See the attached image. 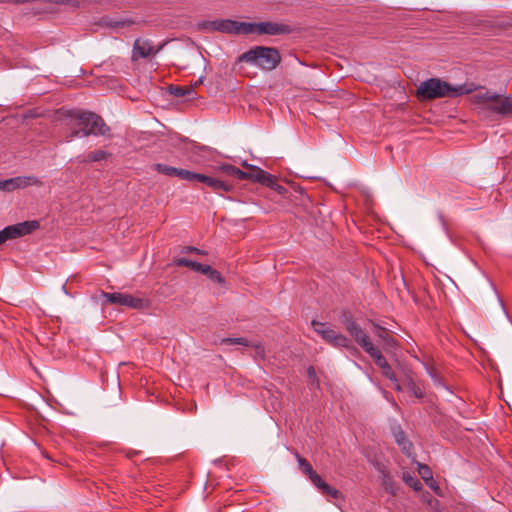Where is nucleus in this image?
I'll use <instances>...</instances> for the list:
<instances>
[{
    "mask_svg": "<svg viewBox=\"0 0 512 512\" xmlns=\"http://www.w3.org/2000/svg\"><path fill=\"white\" fill-rule=\"evenodd\" d=\"M478 87L473 83L451 85L440 78H430L420 83L417 87V98L421 101L434 100L438 98H455L470 94Z\"/></svg>",
    "mask_w": 512,
    "mask_h": 512,
    "instance_id": "nucleus-1",
    "label": "nucleus"
},
{
    "mask_svg": "<svg viewBox=\"0 0 512 512\" xmlns=\"http://www.w3.org/2000/svg\"><path fill=\"white\" fill-rule=\"evenodd\" d=\"M152 168L154 171H156L160 174H163V175H166L169 177H177L181 180H186V181H188L189 174H190V171L187 169L176 168V167L169 166V165L162 164V163H156L152 166Z\"/></svg>",
    "mask_w": 512,
    "mask_h": 512,
    "instance_id": "nucleus-15",
    "label": "nucleus"
},
{
    "mask_svg": "<svg viewBox=\"0 0 512 512\" xmlns=\"http://www.w3.org/2000/svg\"><path fill=\"white\" fill-rule=\"evenodd\" d=\"M101 295L106 300V302L110 304L126 306L133 309H143L147 306V303L144 299L127 293H109L102 291Z\"/></svg>",
    "mask_w": 512,
    "mask_h": 512,
    "instance_id": "nucleus-7",
    "label": "nucleus"
},
{
    "mask_svg": "<svg viewBox=\"0 0 512 512\" xmlns=\"http://www.w3.org/2000/svg\"><path fill=\"white\" fill-rule=\"evenodd\" d=\"M168 90L171 95L178 98L190 97L194 94L192 86L170 85Z\"/></svg>",
    "mask_w": 512,
    "mask_h": 512,
    "instance_id": "nucleus-21",
    "label": "nucleus"
},
{
    "mask_svg": "<svg viewBox=\"0 0 512 512\" xmlns=\"http://www.w3.org/2000/svg\"><path fill=\"white\" fill-rule=\"evenodd\" d=\"M220 344L222 345H242L246 347H253L255 350V354L261 358L265 359L266 352L265 347L262 343H251L244 337H237V338H223L221 339Z\"/></svg>",
    "mask_w": 512,
    "mask_h": 512,
    "instance_id": "nucleus-14",
    "label": "nucleus"
},
{
    "mask_svg": "<svg viewBox=\"0 0 512 512\" xmlns=\"http://www.w3.org/2000/svg\"><path fill=\"white\" fill-rule=\"evenodd\" d=\"M375 335L388 347H395L397 341L391 336L390 331L380 325H375Z\"/></svg>",
    "mask_w": 512,
    "mask_h": 512,
    "instance_id": "nucleus-20",
    "label": "nucleus"
},
{
    "mask_svg": "<svg viewBox=\"0 0 512 512\" xmlns=\"http://www.w3.org/2000/svg\"><path fill=\"white\" fill-rule=\"evenodd\" d=\"M239 62H245L264 71H272L281 62V55L277 48L267 46H254L238 57Z\"/></svg>",
    "mask_w": 512,
    "mask_h": 512,
    "instance_id": "nucleus-3",
    "label": "nucleus"
},
{
    "mask_svg": "<svg viewBox=\"0 0 512 512\" xmlns=\"http://www.w3.org/2000/svg\"><path fill=\"white\" fill-rule=\"evenodd\" d=\"M393 384H394V389L396 391H401V385H400V383L398 381L397 382H393Z\"/></svg>",
    "mask_w": 512,
    "mask_h": 512,
    "instance_id": "nucleus-42",
    "label": "nucleus"
},
{
    "mask_svg": "<svg viewBox=\"0 0 512 512\" xmlns=\"http://www.w3.org/2000/svg\"><path fill=\"white\" fill-rule=\"evenodd\" d=\"M339 321L347 330L348 327H351L356 323V320L349 309H342L339 315Z\"/></svg>",
    "mask_w": 512,
    "mask_h": 512,
    "instance_id": "nucleus-25",
    "label": "nucleus"
},
{
    "mask_svg": "<svg viewBox=\"0 0 512 512\" xmlns=\"http://www.w3.org/2000/svg\"><path fill=\"white\" fill-rule=\"evenodd\" d=\"M346 331L355 340V342H357L362 347L365 352L372 350V347H374V344L369 339L367 333L360 327L357 322L351 327H348Z\"/></svg>",
    "mask_w": 512,
    "mask_h": 512,
    "instance_id": "nucleus-13",
    "label": "nucleus"
},
{
    "mask_svg": "<svg viewBox=\"0 0 512 512\" xmlns=\"http://www.w3.org/2000/svg\"><path fill=\"white\" fill-rule=\"evenodd\" d=\"M212 180H213V177H210V176H207L204 174H200V173H196L193 171H190L189 178H188L189 182H194V181L201 182V183H204L205 185H207L208 187H210V181H212Z\"/></svg>",
    "mask_w": 512,
    "mask_h": 512,
    "instance_id": "nucleus-29",
    "label": "nucleus"
},
{
    "mask_svg": "<svg viewBox=\"0 0 512 512\" xmlns=\"http://www.w3.org/2000/svg\"><path fill=\"white\" fill-rule=\"evenodd\" d=\"M212 180H213V177H210V176H207L204 174H200V173H196L193 171H190L189 178H188L189 182H194V181L201 182V183H204L205 185H207L208 187H210V181H212Z\"/></svg>",
    "mask_w": 512,
    "mask_h": 512,
    "instance_id": "nucleus-28",
    "label": "nucleus"
},
{
    "mask_svg": "<svg viewBox=\"0 0 512 512\" xmlns=\"http://www.w3.org/2000/svg\"><path fill=\"white\" fill-rule=\"evenodd\" d=\"M184 250L186 252L197 253V254H200V255H206L207 254L205 251L200 250V249H198L196 247H192V246H187V247L184 248Z\"/></svg>",
    "mask_w": 512,
    "mask_h": 512,
    "instance_id": "nucleus-38",
    "label": "nucleus"
},
{
    "mask_svg": "<svg viewBox=\"0 0 512 512\" xmlns=\"http://www.w3.org/2000/svg\"><path fill=\"white\" fill-rule=\"evenodd\" d=\"M376 470L382 475L383 477V483L386 487H388L389 484V471L387 470L386 466L381 462H375L374 464Z\"/></svg>",
    "mask_w": 512,
    "mask_h": 512,
    "instance_id": "nucleus-33",
    "label": "nucleus"
},
{
    "mask_svg": "<svg viewBox=\"0 0 512 512\" xmlns=\"http://www.w3.org/2000/svg\"><path fill=\"white\" fill-rule=\"evenodd\" d=\"M490 111L502 117L512 118V96L497 94L495 103L490 106Z\"/></svg>",
    "mask_w": 512,
    "mask_h": 512,
    "instance_id": "nucleus-12",
    "label": "nucleus"
},
{
    "mask_svg": "<svg viewBox=\"0 0 512 512\" xmlns=\"http://www.w3.org/2000/svg\"><path fill=\"white\" fill-rule=\"evenodd\" d=\"M174 265L178 267H188L193 271H196L199 268V263L187 258H177L174 260Z\"/></svg>",
    "mask_w": 512,
    "mask_h": 512,
    "instance_id": "nucleus-31",
    "label": "nucleus"
},
{
    "mask_svg": "<svg viewBox=\"0 0 512 512\" xmlns=\"http://www.w3.org/2000/svg\"><path fill=\"white\" fill-rule=\"evenodd\" d=\"M330 345L336 348H346L353 351L354 353H359L358 349L351 344L350 339L341 333H339L336 338L333 339V342Z\"/></svg>",
    "mask_w": 512,
    "mask_h": 512,
    "instance_id": "nucleus-22",
    "label": "nucleus"
},
{
    "mask_svg": "<svg viewBox=\"0 0 512 512\" xmlns=\"http://www.w3.org/2000/svg\"><path fill=\"white\" fill-rule=\"evenodd\" d=\"M211 281L215 282V283H223L224 282V278L222 277V275L220 274L219 271H217L216 269H212V271L209 273V275L207 276Z\"/></svg>",
    "mask_w": 512,
    "mask_h": 512,
    "instance_id": "nucleus-36",
    "label": "nucleus"
},
{
    "mask_svg": "<svg viewBox=\"0 0 512 512\" xmlns=\"http://www.w3.org/2000/svg\"><path fill=\"white\" fill-rule=\"evenodd\" d=\"M374 360L375 364L382 370V374L392 382H397V377L388 363L382 352L377 347H372V350L366 352Z\"/></svg>",
    "mask_w": 512,
    "mask_h": 512,
    "instance_id": "nucleus-10",
    "label": "nucleus"
},
{
    "mask_svg": "<svg viewBox=\"0 0 512 512\" xmlns=\"http://www.w3.org/2000/svg\"><path fill=\"white\" fill-rule=\"evenodd\" d=\"M43 182L35 176H17L9 179H0V191L13 192L29 186H42Z\"/></svg>",
    "mask_w": 512,
    "mask_h": 512,
    "instance_id": "nucleus-8",
    "label": "nucleus"
},
{
    "mask_svg": "<svg viewBox=\"0 0 512 512\" xmlns=\"http://www.w3.org/2000/svg\"><path fill=\"white\" fill-rule=\"evenodd\" d=\"M407 387L409 391L418 399H423L426 395L423 385L414 381L413 379L408 381Z\"/></svg>",
    "mask_w": 512,
    "mask_h": 512,
    "instance_id": "nucleus-24",
    "label": "nucleus"
},
{
    "mask_svg": "<svg viewBox=\"0 0 512 512\" xmlns=\"http://www.w3.org/2000/svg\"><path fill=\"white\" fill-rule=\"evenodd\" d=\"M198 83H202V79L201 78L195 83L194 87H196L198 85Z\"/></svg>",
    "mask_w": 512,
    "mask_h": 512,
    "instance_id": "nucleus-46",
    "label": "nucleus"
},
{
    "mask_svg": "<svg viewBox=\"0 0 512 512\" xmlns=\"http://www.w3.org/2000/svg\"><path fill=\"white\" fill-rule=\"evenodd\" d=\"M393 434H394L396 443L399 446H402V448H406V444L408 443V440L406 439L405 432L400 427H397V428H394Z\"/></svg>",
    "mask_w": 512,
    "mask_h": 512,
    "instance_id": "nucleus-32",
    "label": "nucleus"
},
{
    "mask_svg": "<svg viewBox=\"0 0 512 512\" xmlns=\"http://www.w3.org/2000/svg\"><path fill=\"white\" fill-rule=\"evenodd\" d=\"M39 222L36 220L24 221L14 225H9L0 231V245L8 240H14L31 234L39 228Z\"/></svg>",
    "mask_w": 512,
    "mask_h": 512,
    "instance_id": "nucleus-5",
    "label": "nucleus"
},
{
    "mask_svg": "<svg viewBox=\"0 0 512 512\" xmlns=\"http://www.w3.org/2000/svg\"><path fill=\"white\" fill-rule=\"evenodd\" d=\"M482 89L483 91L474 94L471 97V100L475 104L483 105L486 110L490 111V106L492 103H495L497 93H492L484 88Z\"/></svg>",
    "mask_w": 512,
    "mask_h": 512,
    "instance_id": "nucleus-16",
    "label": "nucleus"
},
{
    "mask_svg": "<svg viewBox=\"0 0 512 512\" xmlns=\"http://www.w3.org/2000/svg\"><path fill=\"white\" fill-rule=\"evenodd\" d=\"M210 188L215 192H218V191L229 192L233 189V185L226 181H223V180H220L217 178H213V180L210 181Z\"/></svg>",
    "mask_w": 512,
    "mask_h": 512,
    "instance_id": "nucleus-26",
    "label": "nucleus"
},
{
    "mask_svg": "<svg viewBox=\"0 0 512 512\" xmlns=\"http://www.w3.org/2000/svg\"><path fill=\"white\" fill-rule=\"evenodd\" d=\"M108 27L112 28H124V27H130L134 24H136V21L131 18H123L120 20H113L110 19L105 22Z\"/></svg>",
    "mask_w": 512,
    "mask_h": 512,
    "instance_id": "nucleus-27",
    "label": "nucleus"
},
{
    "mask_svg": "<svg viewBox=\"0 0 512 512\" xmlns=\"http://www.w3.org/2000/svg\"><path fill=\"white\" fill-rule=\"evenodd\" d=\"M136 454H137V451H136V450H133L132 452L128 453L126 456H127L128 458H132V457H134Z\"/></svg>",
    "mask_w": 512,
    "mask_h": 512,
    "instance_id": "nucleus-44",
    "label": "nucleus"
},
{
    "mask_svg": "<svg viewBox=\"0 0 512 512\" xmlns=\"http://www.w3.org/2000/svg\"><path fill=\"white\" fill-rule=\"evenodd\" d=\"M307 374L310 378H315L316 377V371L314 369L313 366H309L308 369H307Z\"/></svg>",
    "mask_w": 512,
    "mask_h": 512,
    "instance_id": "nucleus-39",
    "label": "nucleus"
},
{
    "mask_svg": "<svg viewBox=\"0 0 512 512\" xmlns=\"http://www.w3.org/2000/svg\"><path fill=\"white\" fill-rule=\"evenodd\" d=\"M403 481L408 484L411 488L418 491L422 488V484L419 480L413 477L409 472H403L402 475Z\"/></svg>",
    "mask_w": 512,
    "mask_h": 512,
    "instance_id": "nucleus-30",
    "label": "nucleus"
},
{
    "mask_svg": "<svg viewBox=\"0 0 512 512\" xmlns=\"http://www.w3.org/2000/svg\"><path fill=\"white\" fill-rule=\"evenodd\" d=\"M71 138L77 137L82 133L83 136L101 135L109 136L110 128L104 120L93 112L71 111Z\"/></svg>",
    "mask_w": 512,
    "mask_h": 512,
    "instance_id": "nucleus-2",
    "label": "nucleus"
},
{
    "mask_svg": "<svg viewBox=\"0 0 512 512\" xmlns=\"http://www.w3.org/2000/svg\"><path fill=\"white\" fill-rule=\"evenodd\" d=\"M243 165L249 169L248 180L261 183L271 189L274 186H276V183L278 182L276 176L270 174L269 172H267L257 166L249 165L246 162Z\"/></svg>",
    "mask_w": 512,
    "mask_h": 512,
    "instance_id": "nucleus-9",
    "label": "nucleus"
},
{
    "mask_svg": "<svg viewBox=\"0 0 512 512\" xmlns=\"http://www.w3.org/2000/svg\"><path fill=\"white\" fill-rule=\"evenodd\" d=\"M272 189L275 190L280 195H285L288 192L287 188L279 184L278 182L276 183V186H274Z\"/></svg>",
    "mask_w": 512,
    "mask_h": 512,
    "instance_id": "nucleus-37",
    "label": "nucleus"
},
{
    "mask_svg": "<svg viewBox=\"0 0 512 512\" xmlns=\"http://www.w3.org/2000/svg\"><path fill=\"white\" fill-rule=\"evenodd\" d=\"M309 479L311 482L323 493L329 495L333 498H337L339 495V491L335 488L329 486L326 482H324L321 477L314 471L310 474Z\"/></svg>",
    "mask_w": 512,
    "mask_h": 512,
    "instance_id": "nucleus-18",
    "label": "nucleus"
},
{
    "mask_svg": "<svg viewBox=\"0 0 512 512\" xmlns=\"http://www.w3.org/2000/svg\"><path fill=\"white\" fill-rule=\"evenodd\" d=\"M212 267L210 265H205L204 275L208 276L209 273L212 271Z\"/></svg>",
    "mask_w": 512,
    "mask_h": 512,
    "instance_id": "nucleus-41",
    "label": "nucleus"
},
{
    "mask_svg": "<svg viewBox=\"0 0 512 512\" xmlns=\"http://www.w3.org/2000/svg\"><path fill=\"white\" fill-rule=\"evenodd\" d=\"M161 48L162 45L159 48L154 49L148 40L138 38L134 41L131 58L133 61H136L139 58H147L158 53Z\"/></svg>",
    "mask_w": 512,
    "mask_h": 512,
    "instance_id": "nucleus-11",
    "label": "nucleus"
},
{
    "mask_svg": "<svg viewBox=\"0 0 512 512\" xmlns=\"http://www.w3.org/2000/svg\"><path fill=\"white\" fill-rule=\"evenodd\" d=\"M418 472L426 483L432 482V472L427 465L418 463Z\"/></svg>",
    "mask_w": 512,
    "mask_h": 512,
    "instance_id": "nucleus-34",
    "label": "nucleus"
},
{
    "mask_svg": "<svg viewBox=\"0 0 512 512\" xmlns=\"http://www.w3.org/2000/svg\"><path fill=\"white\" fill-rule=\"evenodd\" d=\"M111 154L103 151V150H97L89 152L86 159L79 160L80 163H88V162H99L102 160L107 159Z\"/></svg>",
    "mask_w": 512,
    "mask_h": 512,
    "instance_id": "nucleus-23",
    "label": "nucleus"
},
{
    "mask_svg": "<svg viewBox=\"0 0 512 512\" xmlns=\"http://www.w3.org/2000/svg\"><path fill=\"white\" fill-rule=\"evenodd\" d=\"M291 32L292 28L289 25L271 21L258 23L246 22L245 26V35L253 33L259 35H285L290 34Z\"/></svg>",
    "mask_w": 512,
    "mask_h": 512,
    "instance_id": "nucleus-4",
    "label": "nucleus"
},
{
    "mask_svg": "<svg viewBox=\"0 0 512 512\" xmlns=\"http://www.w3.org/2000/svg\"><path fill=\"white\" fill-rule=\"evenodd\" d=\"M311 325L315 332L319 334L322 337V339L325 340L328 344H331L333 342V339H335L336 336L339 334V332H337L336 330L327 327L325 323L316 320H313L311 322Z\"/></svg>",
    "mask_w": 512,
    "mask_h": 512,
    "instance_id": "nucleus-17",
    "label": "nucleus"
},
{
    "mask_svg": "<svg viewBox=\"0 0 512 512\" xmlns=\"http://www.w3.org/2000/svg\"><path fill=\"white\" fill-rule=\"evenodd\" d=\"M427 484H429V485H430V487H431V488H433L435 491H437V490H438V487H435V484H432V483H430V482H428Z\"/></svg>",
    "mask_w": 512,
    "mask_h": 512,
    "instance_id": "nucleus-45",
    "label": "nucleus"
},
{
    "mask_svg": "<svg viewBox=\"0 0 512 512\" xmlns=\"http://www.w3.org/2000/svg\"><path fill=\"white\" fill-rule=\"evenodd\" d=\"M217 171L225 174L226 176L234 177L239 180H248L249 172L243 171L238 167L225 163L217 167Z\"/></svg>",
    "mask_w": 512,
    "mask_h": 512,
    "instance_id": "nucleus-19",
    "label": "nucleus"
},
{
    "mask_svg": "<svg viewBox=\"0 0 512 512\" xmlns=\"http://www.w3.org/2000/svg\"><path fill=\"white\" fill-rule=\"evenodd\" d=\"M296 457L298 459V463H299V467L300 469L307 475L309 476L310 474H312L314 472L313 468L311 467V465L306 461V459L300 457L298 454H296Z\"/></svg>",
    "mask_w": 512,
    "mask_h": 512,
    "instance_id": "nucleus-35",
    "label": "nucleus"
},
{
    "mask_svg": "<svg viewBox=\"0 0 512 512\" xmlns=\"http://www.w3.org/2000/svg\"><path fill=\"white\" fill-rule=\"evenodd\" d=\"M205 265L206 264L199 263V268H197V270L195 272H199V273L203 274L204 270H205Z\"/></svg>",
    "mask_w": 512,
    "mask_h": 512,
    "instance_id": "nucleus-40",
    "label": "nucleus"
},
{
    "mask_svg": "<svg viewBox=\"0 0 512 512\" xmlns=\"http://www.w3.org/2000/svg\"><path fill=\"white\" fill-rule=\"evenodd\" d=\"M246 22H239L230 19H217L205 21L201 24L202 29L207 31H217L226 34L245 35Z\"/></svg>",
    "mask_w": 512,
    "mask_h": 512,
    "instance_id": "nucleus-6",
    "label": "nucleus"
},
{
    "mask_svg": "<svg viewBox=\"0 0 512 512\" xmlns=\"http://www.w3.org/2000/svg\"><path fill=\"white\" fill-rule=\"evenodd\" d=\"M41 454H42L43 457H45V458H47L49 460L52 459L51 456L46 452V450H41Z\"/></svg>",
    "mask_w": 512,
    "mask_h": 512,
    "instance_id": "nucleus-43",
    "label": "nucleus"
}]
</instances>
